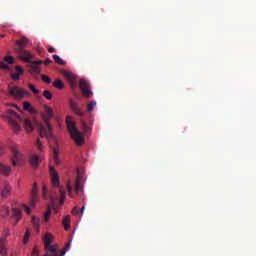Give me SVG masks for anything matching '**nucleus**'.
Returning <instances> with one entry per match:
<instances>
[{
  "mask_svg": "<svg viewBox=\"0 0 256 256\" xmlns=\"http://www.w3.org/2000/svg\"><path fill=\"white\" fill-rule=\"evenodd\" d=\"M44 109L45 113L43 115V119L45 126H43V124L38 125V131L40 133V137H46V139H53V126H51V124L49 123V120L53 119V108L45 106Z\"/></svg>",
  "mask_w": 256,
  "mask_h": 256,
  "instance_id": "obj_1",
  "label": "nucleus"
},
{
  "mask_svg": "<svg viewBox=\"0 0 256 256\" xmlns=\"http://www.w3.org/2000/svg\"><path fill=\"white\" fill-rule=\"evenodd\" d=\"M2 117L3 119H5V121H8V124L10 125L11 129L14 130L15 133H19L21 131V126L19 125V123H21L23 119H21L17 112L8 109L6 111V116L2 115Z\"/></svg>",
  "mask_w": 256,
  "mask_h": 256,
  "instance_id": "obj_2",
  "label": "nucleus"
},
{
  "mask_svg": "<svg viewBox=\"0 0 256 256\" xmlns=\"http://www.w3.org/2000/svg\"><path fill=\"white\" fill-rule=\"evenodd\" d=\"M66 124L71 138L73 139V141H75L76 145H83L85 143V136H83V134L77 129V126H75V122L67 118Z\"/></svg>",
  "mask_w": 256,
  "mask_h": 256,
  "instance_id": "obj_3",
  "label": "nucleus"
},
{
  "mask_svg": "<svg viewBox=\"0 0 256 256\" xmlns=\"http://www.w3.org/2000/svg\"><path fill=\"white\" fill-rule=\"evenodd\" d=\"M66 188L68 191V197H71V199L75 197L74 193L77 194L80 191H83V184L81 183V175H79L78 173L74 182L71 180H68L66 184ZM73 189H74V193H73Z\"/></svg>",
  "mask_w": 256,
  "mask_h": 256,
  "instance_id": "obj_4",
  "label": "nucleus"
},
{
  "mask_svg": "<svg viewBox=\"0 0 256 256\" xmlns=\"http://www.w3.org/2000/svg\"><path fill=\"white\" fill-rule=\"evenodd\" d=\"M11 151V161L13 167H17L21 161H23V153H21V150L19 149V145L13 144L10 146Z\"/></svg>",
  "mask_w": 256,
  "mask_h": 256,
  "instance_id": "obj_5",
  "label": "nucleus"
},
{
  "mask_svg": "<svg viewBox=\"0 0 256 256\" xmlns=\"http://www.w3.org/2000/svg\"><path fill=\"white\" fill-rule=\"evenodd\" d=\"M8 93L14 99L21 100L25 95H29V92L23 88H19L17 86H12L11 84L8 85Z\"/></svg>",
  "mask_w": 256,
  "mask_h": 256,
  "instance_id": "obj_6",
  "label": "nucleus"
},
{
  "mask_svg": "<svg viewBox=\"0 0 256 256\" xmlns=\"http://www.w3.org/2000/svg\"><path fill=\"white\" fill-rule=\"evenodd\" d=\"M79 87L83 93V96L87 99H91L93 97V92L91 91V86L85 79H80Z\"/></svg>",
  "mask_w": 256,
  "mask_h": 256,
  "instance_id": "obj_7",
  "label": "nucleus"
},
{
  "mask_svg": "<svg viewBox=\"0 0 256 256\" xmlns=\"http://www.w3.org/2000/svg\"><path fill=\"white\" fill-rule=\"evenodd\" d=\"M29 45V38L28 37H21V39L15 41L14 51L15 53H21V51L25 50V47Z\"/></svg>",
  "mask_w": 256,
  "mask_h": 256,
  "instance_id": "obj_8",
  "label": "nucleus"
},
{
  "mask_svg": "<svg viewBox=\"0 0 256 256\" xmlns=\"http://www.w3.org/2000/svg\"><path fill=\"white\" fill-rule=\"evenodd\" d=\"M4 61H0V69H3L4 71H11V67L9 65H13L15 63V58L11 55H7L4 58Z\"/></svg>",
  "mask_w": 256,
  "mask_h": 256,
  "instance_id": "obj_9",
  "label": "nucleus"
},
{
  "mask_svg": "<svg viewBox=\"0 0 256 256\" xmlns=\"http://www.w3.org/2000/svg\"><path fill=\"white\" fill-rule=\"evenodd\" d=\"M49 171L53 187H59L61 185V182L59 180V174L57 173V170L55 169V167L50 166Z\"/></svg>",
  "mask_w": 256,
  "mask_h": 256,
  "instance_id": "obj_10",
  "label": "nucleus"
},
{
  "mask_svg": "<svg viewBox=\"0 0 256 256\" xmlns=\"http://www.w3.org/2000/svg\"><path fill=\"white\" fill-rule=\"evenodd\" d=\"M17 55L22 59V61H25L26 63H30L31 59L33 58V54L29 52V50H21L20 52H16Z\"/></svg>",
  "mask_w": 256,
  "mask_h": 256,
  "instance_id": "obj_11",
  "label": "nucleus"
},
{
  "mask_svg": "<svg viewBox=\"0 0 256 256\" xmlns=\"http://www.w3.org/2000/svg\"><path fill=\"white\" fill-rule=\"evenodd\" d=\"M70 109H72V111L78 115V117H83L85 115V112H83L82 109L79 108V105H77L73 100H70Z\"/></svg>",
  "mask_w": 256,
  "mask_h": 256,
  "instance_id": "obj_12",
  "label": "nucleus"
},
{
  "mask_svg": "<svg viewBox=\"0 0 256 256\" xmlns=\"http://www.w3.org/2000/svg\"><path fill=\"white\" fill-rule=\"evenodd\" d=\"M9 195H11V185L4 184V186L2 187V191H1V197H2V199H7V197H9Z\"/></svg>",
  "mask_w": 256,
  "mask_h": 256,
  "instance_id": "obj_13",
  "label": "nucleus"
},
{
  "mask_svg": "<svg viewBox=\"0 0 256 256\" xmlns=\"http://www.w3.org/2000/svg\"><path fill=\"white\" fill-rule=\"evenodd\" d=\"M0 175H5L6 177H9V175H11V166L0 163Z\"/></svg>",
  "mask_w": 256,
  "mask_h": 256,
  "instance_id": "obj_14",
  "label": "nucleus"
},
{
  "mask_svg": "<svg viewBox=\"0 0 256 256\" xmlns=\"http://www.w3.org/2000/svg\"><path fill=\"white\" fill-rule=\"evenodd\" d=\"M61 75H63V77H65L70 83L75 82V75H73L72 72L68 70H61Z\"/></svg>",
  "mask_w": 256,
  "mask_h": 256,
  "instance_id": "obj_15",
  "label": "nucleus"
},
{
  "mask_svg": "<svg viewBox=\"0 0 256 256\" xmlns=\"http://www.w3.org/2000/svg\"><path fill=\"white\" fill-rule=\"evenodd\" d=\"M24 129L25 131H27V133H33V130L35 128L33 127V122L31 121V119L26 118L24 120Z\"/></svg>",
  "mask_w": 256,
  "mask_h": 256,
  "instance_id": "obj_16",
  "label": "nucleus"
},
{
  "mask_svg": "<svg viewBox=\"0 0 256 256\" xmlns=\"http://www.w3.org/2000/svg\"><path fill=\"white\" fill-rule=\"evenodd\" d=\"M7 240L5 238L0 239V254L3 256H7Z\"/></svg>",
  "mask_w": 256,
  "mask_h": 256,
  "instance_id": "obj_17",
  "label": "nucleus"
},
{
  "mask_svg": "<svg viewBox=\"0 0 256 256\" xmlns=\"http://www.w3.org/2000/svg\"><path fill=\"white\" fill-rule=\"evenodd\" d=\"M12 215L16 219V223L14 225H17V223H19V221L22 219L21 211L18 208H13Z\"/></svg>",
  "mask_w": 256,
  "mask_h": 256,
  "instance_id": "obj_18",
  "label": "nucleus"
},
{
  "mask_svg": "<svg viewBox=\"0 0 256 256\" xmlns=\"http://www.w3.org/2000/svg\"><path fill=\"white\" fill-rule=\"evenodd\" d=\"M29 73L31 74V75H39V73H41V68L39 67V66H36L35 64H31L30 66H29Z\"/></svg>",
  "mask_w": 256,
  "mask_h": 256,
  "instance_id": "obj_19",
  "label": "nucleus"
},
{
  "mask_svg": "<svg viewBox=\"0 0 256 256\" xmlns=\"http://www.w3.org/2000/svg\"><path fill=\"white\" fill-rule=\"evenodd\" d=\"M30 164L34 169H37V167H39V156L35 154L30 156Z\"/></svg>",
  "mask_w": 256,
  "mask_h": 256,
  "instance_id": "obj_20",
  "label": "nucleus"
},
{
  "mask_svg": "<svg viewBox=\"0 0 256 256\" xmlns=\"http://www.w3.org/2000/svg\"><path fill=\"white\" fill-rule=\"evenodd\" d=\"M52 151H53V161L55 165H59V163H61V161L59 160V149L57 147H53Z\"/></svg>",
  "mask_w": 256,
  "mask_h": 256,
  "instance_id": "obj_21",
  "label": "nucleus"
},
{
  "mask_svg": "<svg viewBox=\"0 0 256 256\" xmlns=\"http://www.w3.org/2000/svg\"><path fill=\"white\" fill-rule=\"evenodd\" d=\"M44 247L47 245H51L53 243V235L51 233H46L43 237Z\"/></svg>",
  "mask_w": 256,
  "mask_h": 256,
  "instance_id": "obj_22",
  "label": "nucleus"
},
{
  "mask_svg": "<svg viewBox=\"0 0 256 256\" xmlns=\"http://www.w3.org/2000/svg\"><path fill=\"white\" fill-rule=\"evenodd\" d=\"M53 87H55L56 89H65V84L63 83V81H61L60 79L55 80L52 83Z\"/></svg>",
  "mask_w": 256,
  "mask_h": 256,
  "instance_id": "obj_23",
  "label": "nucleus"
},
{
  "mask_svg": "<svg viewBox=\"0 0 256 256\" xmlns=\"http://www.w3.org/2000/svg\"><path fill=\"white\" fill-rule=\"evenodd\" d=\"M59 191H60V205H63V203H65V197H67V192L63 187H60Z\"/></svg>",
  "mask_w": 256,
  "mask_h": 256,
  "instance_id": "obj_24",
  "label": "nucleus"
},
{
  "mask_svg": "<svg viewBox=\"0 0 256 256\" xmlns=\"http://www.w3.org/2000/svg\"><path fill=\"white\" fill-rule=\"evenodd\" d=\"M63 225H64V229L65 231H69V227H71V219H70V216H66L64 219H63Z\"/></svg>",
  "mask_w": 256,
  "mask_h": 256,
  "instance_id": "obj_25",
  "label": "nucleus"
},
{
  "mask_svg": "<svg viewBox=\"0 0 256 256\" xmlns=\"http://www.w3.org/2000/svg\"><path fill=\"white\" fill-rule=\"evenodd\" d=\"M52 57H53L55 63H57L58 65H67V62H65L63 59H61V57H59V55L54 54Z\"/></svg>",
  "mask_w": 256,
  "mask_h": 256,
  "instance_id": "obj_26",
  "label": "nucleus"
},
{
  "mask_svg": "<svg viewBox=\"0 0 256 256\" xmlns=\"http://www.w3.org/2000/svg\"><path fill=\"white\" fill-rule=\"evenodd\" d=\"M32 225H33V227L36 229V231H37V233H39V227H40V221H39V218H37V217H33L32 218Z\"/></svg>",
  "mask_w": 256,
  "mask_h": 256,
  "instance_id": "obj_27",
  "label": "nucleus"
},
{
  "mask_svg": "<svg viewBox=\"0 0 256 256\" xmlns=\"http://www.w3.org/2000/svg\"><path fill=\"white\" fill-rule=\"evenodd\" d=\"M97 105V102L95 101H90L88 104H87V111L88 113H91V111H93L95 109V106Z\"/></svg>",
  "mask_w": 256,
  "mask_h": 256,
  "instance_id": "obj_28",
  "label": "nucleus"
},
{
  "mask_svg": "<svg viewBox=\"0 0 256 256\" xmlns=\"http://www.w3.org/2000/svg\"><path fill=\"white\" fill-rule=\"evenodd\" d=\"M28 87L30 89V91H32V93H34V95H39V93H41V91L37 88H35V85L29 83Z\"/></svg>",
  "mask_w": 256,
  "mask_h": 256,
  "instance_id": "obj_29",
  "label": "nucleus"
},
{
  "mask_svg": "<svg viewBox=\"0 0 256 256\" xmlns=\"http://www.w3.org/2000/svg\"><path fill=\"white\" fill-rule=\"evenodd\" d=\"M82 130L84 131V133H91V127H89V125H87V122L82 121Z\"/></svg>",
  "mask_w": 256,
  "mask_h": 256,
  "instance_id": "obj_30",
  "label": "nucleus"
},
{
  "mask_svg": "<svg viewBox=\"0 0 256 256\" xmlns=\"http://www.w3.org/2000/svg\"><path fill=\"white\" fill-rule=\"evenodd\" d=\"M43 97H45V99H48L49 101H51V99H53V93H51V91H49V90H45L43 92Z\"/></svg>",
  "mask_w": 256,
  "mask_h": 256,
  "instance_id": "obj_31",
  "label": "nucleus"
},
{
  "mask_svg": "<svg viewBox=\"0 0 256 256\" xmlns=\"http://www.w3.org/2000/svg\"><path fill=\"white\" fill-rule=\"evenodd\" d=\"M31 197H33L34 199H35V197H37V183H34V185L32 187Z\"/></svg>",
  "mask_w": 256,
  "mask_h": 256,
  "instance_id": "obj_32",
  "label": "nucleus"
},
{
  "mask_svg": "<svg viewBox=\"0 0 256 256\" xmlns=\"http://www.w3.org/2000/svg\"><path fill=\"white\" fill-rule=\"evenodd\" d=\"M50 217H51V208L48 207V210L44 214V221L46 222L49 221Z\"/></svg>",
  "mask_w": 256,
  "mask_h": 256,
  "instance_id": "obj_33",
  "label": "nucleus"
},
{
  "mask_svg": "<svg viewBox=\"0 0 256 256\" xmlns=\"http://www.w3.org/2000/svg\"><path fill=\"white\" fill-rule=\"evenodd\" d=\"M15 70H16V73L20 76L23 75V73H25V70L23 69V67L19 65L15 66Z\"/></svg>",
  "mask_w": 256,
  "mask_h": 256,
  "instance_id": "obj_34",
  "label": "nucleus"
},
{
  "mask_svg": "<svg viewBox=\"0 0 256 256\" xmlns=\"http://www.w3.org/2000/svg\"><path fill=\"white\" fill-rule=\"evenodd\" d=\"M29 237H31V232L29 230H26V232L24 234L23 242L28 243L29 242Z\"/></svg>",
  "mask_w": 256,
  "mask_h": 256,
  "instance_id": "obj_35",
  "label": "nucleus"
},
{
  "mask_svg": "<svg viewBox=\"0 0 256 256\" xmlns=\"http://www.w3.org/2000/svg\"><path fill=\"white\" fill-rule=\"evenodd\" d=\"M41 79H42V81H44V83H47L48 85L51 84V78H49V76L43 74L41 76Z\"/></svg>",
  "mask_w": 256,
  "mask_h": 256,
  "instance_id": "obj_36",
  "label": "nucleus"
},
{
  "mask_svg": "<svg viewBox=\"0 0 256 256\" xmlns=\"http://www.w3.org/2000/svg\"><path fill=\"white\" fill-rule=\"evenodd\" d=\"M2 217H9V208L8 207H3L2 208Z\"/></svg>",
  "mask_w": 256,
  "mask_h": 256,
  "instance_id": "obj_37",
  "label": "nucleus"
},
{
  "mask_svg": "<svg viewBox=\"0 0 256 256\" xmlns=\"http://www.w3.org/2000/svg\"><path fill=\"white\" fill-rule=\"evenodd\" d=\"M10 77H11V79H12L13 81H19V79H21V76L18 75L17 73H12V74L10 75Z\"/></svg>",
  "mask_w": 256,
  "mask_h": 256,
  "instance_id": "obj_38",
  "label": "nucleus"
},
{
  "mask_svg": "<svg viewBox=\"0 0 256 256\" xmlns=\"http://www.w3.org/2000/svg\"><path fill=\"white\" fill-rule=\"evenodd\" d=\"M24 111H31V104L27 101L23 103Z\"/></svg>",
  "mask_w": 256,
  "mask_h": 256,
  "instance_id": "obj_39",
  "label": "nucleus"
},
{
  "mask_svg": "<svg viewBox=\"0 0 256 256\" xmlns=\"http://www.w3.org/2000/svg\"><path fill=\"white\" fill-rule=\"evenodd\" d=\"M36 147H37L38 151H43V144H41V140L40 139H37Z\"/></svg>",
  "mask_w": 256,
  "mask_h": 256,
  "instance_id": "obj_40",
  "label": "nucleus"
},
{
  "mask_svg": "<svg viewBox=\"0 0 256 256\" xmlns=\"http://www.w3.org/2000/svg\"><path fill=\"white\" fill-rule=\"evenodd\" d=\"M37 203V197H31V201L29 203L30 207H35V204Z\"/></svg>",
  "mask_w": 256,
  "mask_h": 256,
  "instance_id": "obj_41",
  "label": "nucleus"
},
{
  "mask_svg": "<svg viewBox=\"0 0 256 256\" xmlns=\"http://www.w3.org/2000/svg\"><path fill=\"white\" fill-rule=\"evenodd\" d=\"M24 211L28 214L31 215V208H29L27 205H23Z\"/></svg>",
  "mask_w": 256,
  "mask_h": 256,
  "instance_id": "obj_42",
  "label": "nucleus"
},
{
  "mask_svg": "<svg viewBox=\"0 0 256 256\" xmlns=\"http://www.w3.org/2000/svg\"><path fill=\"white\" fill-rule=\"evenodd\" d=\"M51 63H53V60L50 59V58H47V59L44 61V65H51Z\"/></svg>",
  "mask_w": 256,
  "mask_h": 256,
  "instance_id": "obj_43",
  "label": "nucleus"
},
{
  "mask_svg": "<svg viewBox=\"0 0 256 256\" xmlns=\"http://www.w3.org/2000/svg\"><path fill=\"white\" fill-rule=\"evenodd\" d=\"M2 155H5V148L0 145V157H1Z\"/></svg>",
  "mask_w": 256,
  "mask_h": 256,
  "instance_id": "obj_44",
  "label": "nucleus"
},
{
  "mask_svg": "<svg viewBox=\"0 0 256 256\" xmlns=\"http://www.w3.org/2000/svg\"><path fill=\"white\" fill-rule=\"evenodd\" d=\"M72 214L73 215H78L79 214V208H73Z\"/></svg>",
  "mask_w": 256,
  "mask_h": 256,
  "instance_id": "obj_45",
  "label": "nucleus"
},
{
  "mask_svg": "<svg viewBox=\"0 0 256 256\" xmlns=\"http://www.w3.org/2000/svg\"><path fill=\"white\" fill-rule=\"evenodd\" d=\"M42 63H43V61H41V60L32 62V64L36 65L37 67H39V65H42Z\"/></svg>",
  "mask_w": 256,
  "mask_h": 256,
  "instance_id": "obj_46",
  "label": "nucleus"
},
{
  "mask_svg": "<svg viewBox=\"0 0 256 256\" xmlns=\"http://www.w3.org/2000/svg\"><path fill=\"white\" fill-rule=\"evenodd\" d=\"M43 196L45 197V194L47 193V186L46 185H43Z\"/></svg>",
  "mask_w": 256,
  "mask_h": 256,
  "instance_id": "obj_47",
  "label": "nucleus"
},
{
  "mask_svg": "<svg viewBox=\"0 0 256 256\" xmlns=\"http://www.w3.org/2000/svg\"><path fill=\"white\" fill-rule=\"evenodd\" d=\"M48 51H49L50 53H55L56 50H55V48L49 46Z\"/></svg>",
  "mask_w": 256,
  "mask_h": 256,
  "instance_id": "obj_48",
  "label": "nucleus"
},
{
  "mask_svg": "<svg viewBox=\"0 0 256 256\" xmlns=\"http://www.w3.org/2000/svg\"><path fill=\"white\" fill-rule=\"evenodd\" d=\"M84 211H85V206H83V207L81 208V210H80L81 215H83Z\"/></svg>",
  "mask_w": 256,
  "mask_h": 256,
  "instance_id": "obj_49",
  "label": "nucleus"
},
{
  "mask_svg": "<svg viewBox=\"0 0 256 256\" xmlns=\"http://www.w3.org/2000/svg\"><path fill=\"white\" fill-rule=\"evenodd\" d=\"M33 253H37V249H34V250H33Z\"/></svg>",
  "mask_w": 256,
  "mask_h": 256,
  "instance_id": "obj_50",
  "label": "nucleus"
}]
</instances>
